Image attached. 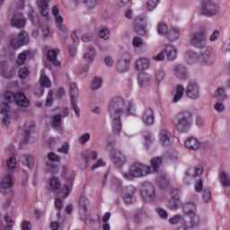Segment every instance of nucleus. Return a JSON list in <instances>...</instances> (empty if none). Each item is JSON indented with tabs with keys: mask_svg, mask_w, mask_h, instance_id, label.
<instances>
[{
	"mask_svg": "<svg viewBox=\"0 0 230 230\" xmlns=\"http://www.w3.org/2000/svg\"><path fill=\"white\" fill-rule=\"evenodd\" d=\"M142 121L147 127H150L155 121V115L154 114V110L152 108H147L144 111L142 114Z\"/></svg>",
	"mask_w": 230,
	"mask_h": 230,
	"instance_id": "a211bd4d",
	"label": "nucleus"
},
{
	"mask_svg": "<svg viewBox=\"0 0 230 230\" xmlns=\"http://www.w3.org/2000/svg\"><path fill=\"white\" fill-rule=\"evenodd\" d=\"M204 173V167L200 164H197L194 167L188 168L185 172V176L183 178L184 184L190 185L193 179L200 177Z\"/></svg>",
	"mask_w": 230,
	"mask_h": 230,
	"instance_id": "6e6552de",
	"label": "nucleus"
},
{
	"mask_svg": "<svg viewBox=\"0 0 230 230\" xmlns=\"http://www.w3.org/2000/svg\"><path fill=\"white\" fill-rule=\"evenodd\" d=\"M89 218V215L87 214V209H80V220L87 224V219Z\"/></svg>",
	"mask_w": 230,
	"mask_h": 230,
	"instance_id": "69168bd1",
	"label": "nucleus"
},
{
	"mask_svg": "<svg viewBox=\"0 0 230 230\" xmlns=\"http://www.w3.org/2000/svg\"><path fill=\"white\" fill-rule=\"evenodd\" d=\"M58 53H60V50L58 49H50L47 53V59L49 60L56 67H60V66H62V63L57 59Z\"/></svg>",
	"mask_w": 230,
	"mask_h": 230,
	"instance_id": "4be33fe9",
	"label": "nucleus"
},
{
	"mask_svg": "<svg viewBox=\"0 0 230 230\" xmlns=\"http://www.w3.org/2000/svg\"><path fill=\"white\" fill-rule=\"evenodd\" d=\"M157 184L162 190H164V188H168L170 186V180L166 175L162 174L157 178Z\"/></svg>",
	"mask_w": 230,
	"mask_h": 230,
	"instance_id": "4c0bfd02",
	"label": "nucleus"
},
{
	"mask_svg": "<svg viewBox=\"0 0 230 230\" xmlns=\"http://www.w3.org/2000/svg\"><path fill=\"white\" fill-rule=\"evenodd\" d=\"M134 28L136 33L138 35H145V33H146V22L142 17H137L135 19Z\"/></svg>",
	"mask_w": 230,
	"mask_h": 230,
	"instance_id": "aec40b11",
	"label": "nucleus"
},
{
	"mask_svg": "<svg viewBox=\"0 0 230 230\" xmlns=\"http://www.w3.org/2000/svg\"><path fill=\"white\" fill-rule=\"evenodd\" d=\"M200 13L208 17L217 15V13H220V6L213 0H201Z\"/></svg>",
	"mask_w": 230,
	"mask_h": 230,
	"instance_id": "423d86ee",
	"label": "nucleus"
},
{
	"mask_svg": "<svg viewBox=\"0 0 230 230\" xmlns=\"http://www.w3.org/2000/svg\"><path fill=\"white\" fill-rule=\"evenodd\" d=\"M103 84V81L100 77H95L92 83L91 89L92 91H98L100 87H102V84Z\"/></svg>",
	"mask_w": 230,
	"mask_h": 230,
	"instance_id": "de8ad7c7",
	"label": "nucleus"
},
{
	"mask_svg": "<svg viewBox=\"0 0 230 230\" xmlns=\"http://www.w3.org/2000/svg\"><path fill=\"white\" fill-rule=\"evenodd\" d=\"M69 89L72 109L75 112L76 118H80V108L78 107V104H76V98H78V87H76V84L71 83Z\"/></svg>",
	"mask_w": 230,
	"mask_h": 230,
	"instance_id": "f8f14e48",
	"label": "nucleus"
},
{
	"mask_svg": "<svg viewBox=\"0 0 230 230\" xmlns=\"http://www.w3.org/2000/svg\"><path fill=\"white\" fill-rule=\"evenodd\" d=\"M145 218H146V212L143 208H139L138 210H137L135 215L136 224H141V222H143Z\"/></svg>",
	"mask_w": 230,
	"mask_h": 230,
	"instance_id": "a19ab883",
	"label": "nucleus"
},
{
	"mask_svg": "<svg viewBox=\"0 0 230 230\" xmlns=\"http://www.w3.org/2000/svg\"><path fill=\"white\" fill-rule=\"evenodd\" d=\"M18 40L20 41L21 46H26L30 43V36L28 32L22 31L18 35Z\"/></svg>",
	"mask_w": 230,
	"mask_h": 230,
	"instance_id": "ea45409f",
	"label": "nucleus"
},
{
	"mask_svg": "<svg viewBox=\"0 0 230 230\" xmlns=\"http://www.w3.org/2000/svg\"><path fill=\"white\" fill-rule=\"evenodd\" d=\"M109 35H111V31L107 28H102L99 31V37L103 39L104 40H109Z\"/></svg>",
	"mask_w": 230,
	"mask_h": 230,
	"instance_id": "603ef678",
	"label": "nucleus"
},
{
	"mask_svg": "<svg viewBox=\"0 0 230 230\" xmlns=\"http://www.w3.org/2000/svg\"><path fill=\"white\" fill-rule=\"evenodd\" d=\"M185 94L187 98H190V100H198L200 94L199 92V84L194 81L189 82L186 86Z\"/></svg>",
	"mask_w": 230,
	"mask_h": 230,
	"instance_id": "4468645a",
	"label": "nucleus"
},
{
	"mask_svg": "<svg viewBox=\"0 0 230 230\" xmlns=\"http://www.w3.org/2000/svg\"><path fill=\"white\" fill-rule=\"evenodd\" d=\"M150 163L152 167L141 163H135L131 164L129 169H130V173L133 176V179H137L139 177H146V175H148V173H152V172L154 173H157V172H159V166L163 164V158L161 157L152 158Z\"/></svg>",
	"mask_w": 230,
	"mask_h": 230,
	"instance_id": "f03ea898",
	"label": "nucleus"
},
{
	"mask_svg": "<svg viewBox=\"0 0 230 230\" xmlns=\"http://www.w3.org/2000/svg\"><path fill=\"white\" fill-rule=\"evenodd\" d=\"M181 35V32L179 31V29L172 27L167 32V39L169 40H177Z\"/></svg>",
	"mask_w": 230,
	"mask_h": 230,
	"instance_id": "58836bf2",
	"label": "nucleus"
},
{
	"mask_svg": "<svg viewBox=\"0 0 230 230\" xmlns=\"http://www.w3.org/2000/svg\"><path fill=\"white\" fill-rule=\"evenodd\" d=\"M173 123L178 132L186 133L191 128L193 115L190 111H181L176 115Z\"/></svg>",
	"mask_w": 230,
	"mask_h": 230,
	"instance_id": "7ed1b4c3",
	"label": "nucleus"
},
{
	"mask_svg": "<svg viewBox=\"0 0 230 230\" xmlns=\"http://www.w3.org/2000/svg\"><path fill=\"white\" fill-rule=\"evenodd\" d=\"M94 55H96V49H94L93 47H89L86 53L84 55V60L93 62V60H94Z\"/></svg>",
	"mask_w": 230,
	"mask_h": 230,
	"instance_id": "37998d69",
	"label": "nucleus"
},
{
	"mask_svg": "<svg viewBox=\"0 0 230 230\" xmlns=\"http://www.w3.org/2000/svg\"><path fill=\"white\" fill-rule=\"evenodd\" d=\"M49 162L46 163V168L50 173H58V165L55 163L60 162V156L57 154L50 152L47 155Z\"/></svg>",
	"mask_w": 230,
	"mask_h": 230,
	"instance_id": "9d476101",
	"label": "nucleus"
},
{
	"mask_svg": "<svg viewBox=\"0 0 230 230\" xmlns=\"http://www.w3.org/2000/svg\"><path fill=\"white\" fill-rule=\"evenodd\" d=\"M4 98L7 103H13L14 102L18 107H30V100H28V97L22 92L13 93L12 91H6Z\"/></svg>",
	"mask_w": 230,
	"mask_h": 230,
	"instance_id": "20e7f679",
	"label": "nucleus"
},
{
	"mask_svg": "<svg viewBox=\"0 0 230 230\" xmlns=\"http://www.w3.org/2000/svg\"><path fill=\"white\" fill-rule=\"evenodd\" d=\"M49 186H50V190H52V191H58V190H60L62 184L60 183V180H58V178L53 177L49 181Z\"/></svg>",
	"mask_w": 230,
	"mask_h": 230,
	"instance_id": "79ce46f5",
	"label": "nucleus"
},
{
	"mask_svg": "<svg viewBox=\"0 0 230 230\" xmlns=\"http://www.w3.org/2000/svg\"><path fill=\"white\" fill-rule=\"evenodd\" d=\"M157 4H159V0H147L146 8L149 12H152L157 8Z\"/></svg>",
	"mask_w": 230,
	"mask_h": 230,
	"instance_id": "864d4df0",
	"label": "nucleus"
},
{
	"mask_svg": "<svg viewBox=\"0 0 230 230\" xmlns=\"http://www.w3.org/2000/svg\"><path fill=\"white\" fill-rule=\"evenodd\" d=\"M52 15H54L58 29L62 33H67V27L64 25V18L60 15V11L58 10V5H54L52 7Z\"/></svg>",
	"mask_w": 230,
	"mask_h": 230,
	"instance_id": "ddd939ff",
	"label": "nucleus"
},
{
	"mask_svg": "<svg viewBox=\"0 0 230 230\" xmlns=\"http://www.w3.org/2000/svg\"><path fill=\"white\" fill-rule=\"evenodd\" d=\"M75 181V176H71L67 179V182L65 184V197H69V193H71V190H73V182Z\"/></svg>",
	"mask_w": 230,
	"mask_h": 230,
	"instance_id": "a18cd8bd",
	"label": "nucleus"
},
{
	"mask_svg": "<svg viewBox=\"0 0 230 230\" xmlns=\"http://www.w3.org/2000/svg\"><path fill=\"white\" fill-rule=\"evenodd\" d=\"M15 164H17V160L13 157L9 158L6 162V165L10 170H13Z\"/></svg>",
	"mask_w": 230,
	"mask_h": 230,
	"instance_id": "0e129e2a",
	"label": "nucleus"
},
{
	"mask_svg": "<svg viewBox=\"0 0 230 230\" xmlns=\"http://www.w3.org/2000/svg\"><path fill=\"white\" fill-rule=\"evenodd\" d=\"M152 77L147 73L142 72L138 75V84L140 87H148Z\"/></svg>",
	"mask_w": 230,
	"mask_h": 230,
	"instance_id": "bb28decb",
	"label": "nucleus"
},
{
	"mask_svg": "<svg viewBox=\"0 0 230 230\" xmlns=\"http://www.w3.org/2000/svg\"><path fill=\"white\" fill-rule=\"evenodd\" d=\"M129 66L130 54L124 53L118 63V70L120 71V73H125L126 71H128Z\"/></svg>",
	"mask_w": 230,
	"mask_h": 230,
	"instance_id": "dca6fc26",
	"label": "nucleus"
},
{
	"mask_svg": "<svg viewBox=\"0 0 230 230\" xmlns=\"http://www.w3.org/2000/svg\"><path fill=\"white\" fill-rule=\"evenodd\" d=\"M113 118V122H112V131L113 133L119 135V132H121V118L120 116H115Z\"/></svg>",
	"mask_w": 230,
	"mask_h": 230,
	"instance_id": "473e14b6",
	"label": "nucleus"
},
{
	"mask_svg": "<svg viewBox=\"0 0 230 230\" xmlns=\"http://www.w3.org/2000/svg\"><path fill=\"white\" fill-rule=\"evenodd\" d=\"M156 211L160 218H162L163 220H168V212L165 209L159 208L156 209Z\"/></svg>",
	"mask_w": 230,
	"mask_h": 230,
	"instance_id": "13d9d810",
	"label": "nucleus"
},
{
	"mask_svg": "<svg viewBox=\"0 0 230 230\" xmlns=\"http://www.w3.org/2000/svg\"><path fill=\"white\" fill-rule=\"evenodd\" d=\"M4 220L7 224V226L5 227L4 230H12V228L13 227V225L15 224V222L13 220H12V217H10V216H6L4 217Z\"/></svg>",
	"mask_w": 230,
	"mask_h": 230,
	"instance_id": "bf43d9fd",
	"label": "nucleus"
},
{
	"mask_svg": "<svg viewBox=\"0 0 230 230\" xmlns=\"http://www.w3.org/2000/svg\"><path fill=\"white\" fill-rule=\"evenodd\" d=\"M187 57L190 58V60H195L197 58L198 62L202 66H211V64H215V53L210 49H208L201 52L199 56L193 51H190L187 54Z\"/></svg>",
	"mask_w": 230,
	"mask_h": 230,
	"instance_id": "39448f33",
	"label": "nucleus"
},
{
	"mask_svg": "<svg viewBox=\"0 0 230 230\" xmlns=\"http://www.w3.org/2000/svg\"><path fill=\"white\" fill-rule=\"evenodd\" d=\"M111 157L113 161V164L115 166H118V168L123 166V164L127 163V156H125V155H123V153L118 149H114L111 152Z\"/></svg>",
	"mask_w": 230,
	"mask_h": 230,
	"instance_id": "2eb2a0df",
	"label": "nucleus"
},
{
	"mask_svg": "<svg viewBox=\"0 0 230 230\" xmlns=\"http://www.w3.org/2000/svg\"><path fill=\"white\" fill-rule=\"evenodd\" d=\"M195 186V191L197 193H200L202 191V188L204 186V183L202 182V179H198V181H196V183L194 184Z\"/></svg>",
	"mask_w": 230,
	"mask_h": 230,
	"instance_id": "e2e57ef3",
	"label": "nucleus"
},
{
	"mask_svg": "<svg viewBox=\"0 0 230 230\" xmlns=\"http://www.w3.org/2000/svg\"><path fill=\"white\" fill-rule=\"evenodd\" d=\"M22 161L25 166H28V168H33L34 160L33 156L30 155H24L22 156Z\"/></svg>",
	"mask_w": 230,
	"mask_h": 230,
	"instance_id": "c03bdc74",
	"label": "nucleus"
},
{
	"mask_svg": "<svg viewBox=\"0 0 230 230\" xmlns=\"http://www.w3.org/2000/svg\"><path fill=\"white\" fill-rule=\"evenodd\" d=\"M202 199L204 202H209L211 200V190L207 189L203 190Z\"/></svg>",
	"mask_w": 230,
	"mask_h": 230,
	"instance_id": "052dcab7",
	"label": "nucleus"
},
{
	"mask_svg": "<svg viewBox=\"0 0 230 230\" xmlns=\"http://www.w3.org/2000/svg\"><path fill=\"white\" fill-rule=\"evenodd\" d=\"M47 107H51L53 105V91H49L47 99H46Z\"/></svg>",
	"mask_w": 230,
	"mask_h": 230,
	"instance_id": "774afa93",
	"label": "nucleus"
},
{
	"mask_svg": "<svg viewBox=\"0 0 230 230\" xmlns=\"http://www.w3.org/2000/svg\"><path fill=\"white\" fill-rule=\"evenodd\" d=\"M135 67L137 71H143L150 67V59L146 58H140L135 63Z\"/></svg>",
	"mask_w": 230,
	"mask_h": 230,
	"instance_id": "a878e982",
	"label": "nucleus"
},
{
	"mask_svg": "<svg viewBox=\"0 0 230 230\" xmlns=\"http://www.w3.org/2000/svg\"><path fill=\"white\" fill-rule=\"evenodd\" d=\"M141 195L145 202H152V200H155V186L150 181H144L142 184Z\"/></svg>",
	"mask_w": 230,
	"mask_h": 230,
	"instance_id": "0eeeda50",
	"label": "nucleus"
},
{
	"mask_svg": "<svg viewBox=\"0 0 230 230\" xmlns=\"http://www.w3.org/2000/svg\"><path fill=\"white\" fill-rule=\"evenodd\" d=\"M14 184L15 181L13 180V176L12 173L8 172L4 174L0 182V188H2V190H10V188H13Z\"/></svg>",
	"mask_w": 230,
	"mask_h": 230,
	"instance_id": "f3484780",
	"label": "nucleus"
},
{
	"mask_svg": "<svg viewBox=\"0 0 230 230\" xmlns=\"http://www.w3.org/2000/svg\"><path fill=\"white\" fill-rule=\"evenodd\" d=\"M89 139H91V134L89 133H84L80 137H79V143L81 145H85V143H87V141H89Z\"/></svg>",
	"mask_w": 230,
	"mask_h": 230,
	"instance_id": "680f3d73",
	"label": "nucleus"
},
{
	"mask_svg": "<svg viewBox=\"0 0 230 230\" xmlns=\"http://www.w3.org/2000/svg\"><path fill=\"white\" fill-rule=\"evenodd\" d=\"M206 27H202L199 31L192 34L191 44L195 48H204L206 46Z\"/></svg>",
	"mask_w": 230,
	"mask_h": 230,
	"instance_id": "1a4fd4ad",
	"label": "nucleus"
},
{
	"mask_svg": "<svg viewBox=\"0 0 230 230\" xmlns=\"http://www.w3.org/2000/svg\"><path fill=\"white\" fill-rule=\"evenodd\" d=\"M173 73L177 78H180V80L188 78V68H186L184 65H176L173 67Z\"/></svg>",
	"mask_w": 230,
	"mask_h": 230,
	"instance_id": "5701e85b",
	"label": "nucleus"
},
{
	"mask_svg": "<svg viewBox=\"0 0 230 230\" xmlns=\"http://www.w3.org/2000/svg\"><path fill=\"white\" fill-rule=\"evenodd\" d=\"M109 111L111 118L116 116H136V106L132 102L127 101L122 97H113L109 103Z\"/></svg>",
	"mask_w": 230,
	"mask_h": 230,
	"instance_id": "f257e3e1",
	"label": "nucleus"
},
{
	"mask_svg": "<svg viewBox=\"0 0 230 230\" xmlns=\"http://www.w3.org/2000/svg\"><path fill=\"white\" fill-rule=\"evenodd\" d=\"M166 76V73L164 72V69L158 68L155 71V84L156 87H159L161 85V82L164 80V77Z\"/></svg>",
	"mask_w": 230,
	"mask_h": 230,
	"instance_id": "c756f323",
	"label": "nucleus"
},
{
	"mask_svg": "<svg viewBox=\"0 0 230 230\" xmlns=\"http://www.w3.org/2000/svg\"><path fill=\"white\" fill-rule=\"evenodd\" d=\"M136 191L137 190L132 185L122 188L121 197L124 202H127V204H132L133 202H136Z\"/></svg>",
	"mask_w": 230,
	"mask_h": 230,
	"instance_id": "9b49d317",
	"label": "nucleus"
},
{
	"mask_svg": "<svg viewBox=\"0 0 230 230\" xmlns=\"http://www.w3.org/2000/svg\"><path fill=\"white\" fill-rule=\"evenodd\" d=\"M0 109H1V113L4 114V118H3V123L4 125H5V127H8L9 125V118L10 115H8V112H10V104H8V102H2L0 105Z\"/></svg>",
	"mask_w": 230,
	"mask_h": 230,
	"instance_id": "393cba45",
	"label": "nucleus"
},
{
	"mask_svg": "<svg viewBox=\"0 0 230 230\" xmlns=\"http://www.w3.org/2000/svg\"><path fill=\"white\" fill-rule=\"evenodd\" d=\"M87 206H89V199L84 196L79 198V209H87Z\"/></svg>",
	"mask_w": 230,
	"mask_h": 230,
	"instance_id": "3c124183",
	"label": "nucleus"
},
{
	"mask_svg": "<svg viewBox=\"0 0 230 230\" xmlns=\"http://www.w3.org/2000/svg\"><path fill=\"white\" fill-rule=\"evenodd\" d=\"M215 98L217 100H226V98H227V95L226 94V88L218 87L216 90Z\"/></svg>",
	"mask_w": 230,
	"mask_h": 230,
	"instance_id": "49530a36",
	"label": "nucleus"
},
{
	"mask_svg": "<svg viewBox=\"0 0 230 230\" xmlns=\"http://www.w3.org/2000/svg\"><path fill=\"white\" fill-rule=\"evenodd\" d=\"M184 95V86L182 84H178L176 86L175 93L172 98L173 103H177V102H181V99Z\"/></svg>",
	"mask_w": 230,
	"mask_h": 230,
	"instance_id": "2f4dec72",
	"label": "nucleus"
},
{
	"mask_svg": "<svg viewBox=\"0 0 230 230\" xmlns=\"http://www.w3.org/2000/svg\"><path fill=\"white\" fill-rule=\"evenodd\" d=\"M132 44L134 48H141L143 46V40L139 37L133 38Z\"/></svg>",
	"mask_w": 230,
	"mask_h": 230,
	"instance_id": "338daca9",
	"label": "nucleus"
},
{
	"mask_svg": "<svg viewBox=\"0 0 230 230\" xmlns=\"http://www.w3.org/2000/svg\"><path fill=\"white\" fill-rule=\"evenodd\" d=\"M179 204H181L179 196H172L171 199L167 201V208L172 210L177 209V208H179Z\"/></svg>",
	"mask_w": 230,
	"mask_h": 230,
	"instance_id": "c9c22d12",
	"label": "nucleus"
},
{
	"mask_svg": "<svg viewBox=\"0 0 230 230\" xmlns=\"http://www.w3.org/2000/svg\"><path fill=\"white\" fill-rule=\"evenodd\" d=\"M166 31H168V26H166V23L160 22L157 27V32L159 35H166Z\"/></svg>",
	"mask_w": 230,
	"mask_h": 230,
	"instance_id": "6e6d98bb",
	"label": "nucleus"
},
{
	"mask_svg": "<svg viewBox=\"0 0 230 230\" xmlns=\"http://www.w3.org/2000/svg\"><path fill=\"white\" fill-rule=\"evenodd\" d=\"M201 145L200 140L197 137H190L185 140L186 148L189 150H193L194 152L199 150Z\"/></svg>",
	"mask_w": 230,
	"mask_h": 230,
	"instance_id": "6ab92c4d",
	"label": "nucleus"
},
{
	"mask_svg": "<svg viewBox=\"0 0 230 230\" xmlns=\"http://www.w3.org/2000/svg\"><path fill=\"white\" fill-rule=\"evenodd\" d=\"M160 141L163 146H170L172 145V133L166 129H162L160 132Z\"/></svg>",
	"mask_w": 230,
	"mask_h": 230,
	"instance_id": "b1692460",
	"label": "nucleus"
},
{
	"mask_svg": "<svg viewBox=\"0 0 230 230\" xmlns=\"http://www.w3.org/2000/svg\"><path fill=\"white\" fill-rule=\"evenodd\" d=\"M183 213L184 215H187V217L195 215V213H197V205L193 202H187L183 204Z\"/></svg>",
	"mask_w": 230,
	"mask_h": 230,
	"instance_id": "cd10ccee",
	"label": "nucleus"
},
{
	"mask_svg": "<svg viewBox=\"0 0 230 230\" xmlns=\"http://www.w3.org/2000/svg\"><path fill=\"white\" fill-rule=\"evenodd\" d=\"M52 128L60 132L62 128V114H56L52 118Z\"/></svg>",
	"mask_w": 230,
	"mask_h": 230,
	"instance_id": "7c9ffc66",
	"label": "nucleus"
},
{
	"mask_svg": "<svg viewBox=\"0 0 230 230\" xmlns=\"http://www.w3.org/2000/svg\"><path fill=\"white\" fill-rule=\"evenodd\" d=\"M219 179L224 188H230V176L227 172L221 171L219 173Z\"/></svg>",
	"mask_w": 230,
	"mask_h": 230,
	"instance_id": "e433bc0d",
	"label": "nucleus"
},
{
	"mask_svg": "<svg viewBox=\"0 0 230 230\" xmlns=\"http://www.w3.org/2000/svg\"><path fill=\"white\" fill-rule=\"evenodd\" d=\"M190 217V227H197L200 224V218L199 217V215H197V212L194 214H191Z\"/></svg>",
	"mask_w": 230,
	"mask_h": 230,
	"instance_id": "09e8293b",
	"label": "nucleus"
},
{
	"mask_svg": "<svg viewBox=\"0 0 230 230\" xmlns=\"http://www.w3.org/2000/svg\"><path fill=\"white\" fill-rule=\"evenodd\" d=\"M165 53L168 60H175L177 58V49L172 45L165 46Z\"/></svg>",
	"mask_w": 230,
	"mask_h": 230,
	"instance_id": "f704fd0d",
	"label": "nucleus"
},
{
	"mask_svg": "<svg viewBox=\"0 0 230 230\" xmlns=\"http://www.w3.org/2000/svg\"><path fill=\"white\" fill-rule=\"evenodd\" d=\"M40 87H39L40 93L35 91L36 94H40L42 96L44 94V87H51V81H49V78L46 76V74H44V70L41 71L40 73Z\"/></svg>",
	"mask_w": 230,
	"mask_h": 230,
	"instance_id": "412c9836",
	"label": "nucleus"
},
{
	"mask_svg": "<svg viewBox=\"0 0 230 230\" xmlns=\"http://www.w3.org/2000/svg\"><path fill=\"white\" fill-rule=\"evenodd\" d=\"M19 77L22 80L28 78L30 75V70L27 67H22L18 72Z\"/></svg>",
	"mask_w": 230,
	"mask_h": 230,
	"instance_id": "4d7b16f0",
	"label": "nucleus"
},
{
	"mask_svg": "<svg viewBox=\"0 0 230 230\" xmlns=\"http://www.w3.org/2000/svg\"><path fill=\"white\" fill-rule=\"evenodd\" d=\"M24 24H26V20L19 18L17 15H14L11 20V25L13 28H24Z\"/></svg>",
	"mask_w": 230,
	"mask_h": 230,
	"instance_id": "72a5a7b5",
	"label": "nucleus"
},
{
	"mask_svg": "<svg viewBox=\"0 0 230 230\" xmlns=\"http://www.w3.org/2000/svg\"><path fill=\"white\" fill-rule=\"evenodd\" d=\"M37 3L41 15L48 17V15H49V4H48V0H37Z\"/></svg>",
	"mask_w": 230,
	"mask_h": 230,
	"instance_id": "c85d7f7f",
	"label": "nucleus"
},
{
	"mask_svg": "<svg viewBox=\"0 0 230 230\" xmlns=\"http://www.w3.org/2000/svg\"><path fill=\"white\" fill-rule=\"evenodd\" d=\"M82 3L86 6L87 10H93L98 4V0H82Z\"/></svg>",
	"mask_w": 230,
	"mask_h": 230,
	"instance_id": "8fccbe9b",
	"label": "nucleus"
},
{
	"mask_svg": "<svg viewBox=\"0 0 230 230\" xmlns=\"http://www.w3.org/2000/svg\"><path fill=\"white\" fill-rule=\"evenodd\" d=\"M28 57H30V51L26 50V51L21 53L18 57L17 63L19 65L24 64L26 62V58H28Z\"/></svg>",
	"mask_w": 230,
	"mask_h": 230,
	"instance_id": "5fc2aeb1",
	"label": "nucleus"
}]
</instances>
